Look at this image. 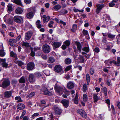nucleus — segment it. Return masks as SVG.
<instances>
[{
  "label": "nucleus",
  "mask_w": 120,
  "mask_h": 120,
  "mask_svg": "<svg viewBox=\"0 0 120 120\" xmlns=\"http://www.w3.org/2000/svg\"><path fill=\"white\" fill-rule=\"evenodd\" d=\"M14 21L16 22L21 23L22 22L23 19L21 16H16L14 18Z\"/></svg>",
  "instance_id": "1"
},
{
  "label": "nucleus",
  "mask_w": 120,
  "mask_h": 120,
  "mask_svg": "<svg viewBox=\"0 0 120 120\" xmlns=\"http://www.w3.org/2000/svg\"><path fill=\"white\" fill-rule=\"evenodd\" d=\"M42 49L43 52L45 53H49L50 51V46L47 44L43 45L42 47Z\"/></svg>",
  "instance_id": "2"
},
{
  "label": "nucleus",
  "mask_w": 120,
  "mask_h": 120,
  "mask_svg": "<svg viewBox=\"0 0 120 120\" xmlns=\"http://www.w3.org/2000/svg\"><path fill=\"white\" fill-rule=\"evenodd\" d=\"M53 109L55 111V113L57 115H60L61 113V109L56 105H54L53 106Z\"/></svg>",
  "instance_id": "3"
},
{
  "label": "nucleus",
  "mask_w": 120,
  "mask_h": 120,
  "mask_svg": "<svg viewBox=\"0 0 120 120\" xmlns=\"http://www.w3.org/2000/svg\"><path fill=\"white\" fill-rule=\"evenodd\" d=\"M10 85V82L8 80H5L2 83V87L5 88Z\"/></svg>",
  "instance_id": "4"
},
{
  "label": "nucleus",
  "mask_w": 120,
  "mask_h": 120,
  "mask_svg": "<svg viewBox=\"0 0 120 120\" xmlns=\"http://www.w3.org/2000/svg\"><path fill=\"white\" fill-rule=\"evenodd\" d=\"M34 64L33 62H29L27 64V70H31L34 68Z\"/></svg>",
  "instance_id": "5"
},
{
  "label": "nucleus",
  "mask_w": 120,
  "mask_h": 120,
  "mask_svg": "<svg viewBox=\"0 0 120 120\" xmlns=\"http://www.w3.org/2000/svg\"><path fill=\"white\" fill-rule=\"evenodd\" d=\"M32 32L29 31L26 32L25 35V39L27 40H29L31 38L32 35Z\"/></svg>",
  "instance_id": "6"
},
{
  "label": "nucleus",
  "mask_w": 120,
  "mask_h": 120,
  "mask_svg": "<svg viewBox=\"0 0 120 120\" xmlns=\"http://www.w3.org/2000/svg\"><path fill=\"white\" fill-rule=\"evenodd\" d=\"M31 10V11L27 14L26 17L28 18L31 19L32 18L35 12V10L33 8H32Z\"/></svg>",
  "instance_id": "7"
},
{
  "label": "nucleus",
  "mask_w": 120,
  "mask_h": 120,
  "mask_svg": "<svg viewBox=\"0 0 120 120\" xmlns=\"http://www.w3.org/2000/svg\"><path fill=\"white\" fill-rule=\"evenodd\" d=\"M78 112L83 118H85L87 115L85 112L82 109H79L77 111Z\"/></svg>",
  "instance_id": "8"
},
{
  "label": "nucleus",
  "mask_w": 120,
  "mask_h": 120,
  "mask_svg": "<svg viewBox=\"0 0 120 120\" xmlns=\"http://www.w3.org/2000/svg\"><path fill=\"white\" fill-rule=\"evenodd\" d=\"M55 91L57 93H60L62 90H63V88L60 86L57 85L56 84L55 86Z\"/></svg>",
  "instance_id": "9"
},
{
  "label": "nucleus",
  "mask_w": 120,
  "mask_h": 120,
  "mask_svg": "<svg viewBox=\"0 0 120 120\" xmlns=\"http://www.w3.org/2000/svg\"><path fill=\"white\" fill-rule=\"evenodd\" d=\"M96 7L97 8L96 9V12L97 14H98L102 8L104 7V5L98 4L96 5Z\"/></svg>",
  "instance_id": "10"
},
{
  "label": "nucleus",
  "mask_w": 120,
  "mask_h": 120,
  "mask_svg": "<svg viewBox=\"0 0 120 120\" xmlns=\"http://www.w3.org/2000/svg\"><path fill=\"white\" fill-rule=\"evenodd\" d=\"M62 68L60 65H57L54 68L55 71L57 73L60 72L62 70Z\"/></svg>",
  "instance_id": "11"
},
{
  "label": "nucleus",
  "mask_w": 120,
  "mask_h": 120,
  "mask_svg": "<svg viewBox=\"0 0 120 120\" xmlns=\"http://www.w3.org/2000/svg\"><path fill=\"white\" fill-rule=\"evenodd\" d=\"M65 44H63L62 46V49L64 50L67 48V46H68L70 43V41L68 40H66L64 42Z\"/></svg>",
  "instance_id": "12"
},
{
  "label": "nucleus",
  "mask_w": 120,
  "mask_h": 120,
  "mask_svg": "<svg viewBox=\"0 0 120 120\" xmlns=\"http://www.w3.org/2000/svg\"><path fill=\"white\" fill-rule=\"evenodd\" d=\"M0 61L1 62H2L1 63V65L2 66L5 68H7V66L8 65V64L6 63V59H0Z\"/></svg>",
  "instance_id": "13"
},
{
  "label": "nucleus",
  "mask_w": 120,
  "mask_h": 120,
  "mask_svg": "<svg viewBox=\"0 0 120 120\" xmlns=\"http://www.w3.org/2000/svg\"><path fill=\"white\" fill-rule=\"evenodd\" d=\"M74 83L72 81H70L67 84V87L69 89L73 88L74 87Z\"/></svg>",
  "instance_id": "14"
},
{
  "label": "nucleus",
  "mask_w": 120,
  "mask_h": 120,
  "mask_svg": "<svg viewBox=\"0 0 120 120\" xmlns=\"http://www.w3.org/2000/svg\"><path fill=\"white\" fill-rule=\"evenodd\" d=\"M61 103L66 108L67 107L69 106V101L68 100L63 99L61 101Z\"/></svg>",
  "instance_id": "15"
},
{
  "label": "nucleus",
  "mask_w": 120,
  "mask_h": 120,
  "mask_svg": "<svg viewBox=\"0 0 120 120\" xmlns=\"http://www.w3.org/2000/svg\"><path fill=\"white\" fill-rule=\"evenodd\" d=\"M11 92L10 91H7L4 92V95L5 98H8L11 97Z\"/></svg>",
  "instance_id": "16"
},
{
  "label": "nucleus",
  "mask_w": 120,
  "mask_h": 120,
  "mask_svg": "<svg viewBox=\"0 0 120 120\" xmlns=\"http://www.w3.org/2000/svg\"><path fill=\"white\" fill-rule=\"evenodd\" d=\"M75 44L77 46V48L78 51L80 52H81V49L82 48V45L78 41H76L75 42Z\"/></svg>",
  "instance_id": "17"
},
{
  "label": "nucleus",
  "mask_w": 120,
  "mask_h": 120,
  "mask_svg": "<svg viewBox=\"0 0 120 120\" xmlns=\"http://www.w3.org/2000/svg\"><path fill=\"white\" fill-rule=\"evenodd\" d=\"M29 82H31L35 81V79L34 75L32 74H30L29 76Z\"/></svg>",
  "instance_id": "18"
},
{
  "label": "nucleus",
  "mask_w": 120,
  "mask_h": 120,
  "mask_svg": "<svg viewBox=\"0 0 120 120\" xmlns=\"http://www.w3.org/2000/svg\"><path fill=\"white\" fill-rule=\"evenodd\" d=\"M43 89V91L45 94L48 95L50 96H51L52 95L51 93L46 88L44 87Z\"/></svg>",
  "instance_id": "19"
},
{
  "label": "nucleus",
  "mask_w": 120,
  "mask_h": 120,
  "mask_svg": "<svg viewBox=\"0 0 120 120\" xmlns=\"http://www.w3.org/2000/svg\"><path fill=\"white\" fill-rule=\"evenodd\" d=\"M25 105L22 103H19L17 106V109L20 110L23 109L25 108Z\"/></svg>",
  "instance_id": "20"
},
{
  "label": "nucleus",
  "mask_w": 120,
  "mask_h": 120,
  "mask_svg": "<svg viewBox=\"0 0 120 120\" xmlns=\"http://www.w3.org/2000/svg\"><path fill=\"white\" fill-rule=\"evenodd\" d=\"M101 92L103 93L105 96H106L107 93V89L105 87H102L101 89Z\"/></svg>",
  "instance_id": "21"
},
{
  "label": "nucleus",
  "mask_w": 120,
  "mask_h": 120,
  "mask_svg": "<svg viewBox=\"0 0 120 120\" xmlns=\"http://www.w3.org/2000/svg\"><path fill=\"white\" fill-rule=\"evenodd\" d=\"M117 62L113 60V64L118 66H119L120 65V57H118L117 58Z\"/></svg>",
  "instance_id": "22"
},
{
  "label": "nucleus",
  "mask_w": 120,
  "mask_h": 120,
  "mask_svg": "<svg viewBox=\"0 0 120 120\" xmlns=\"http://www.w3.org/2000/svg\"><path fill=\"white\" fill-rule=\"evenodd\" d=\"M16 13L18 14H22L23 12L22 8L20 7H18L15 10Z\"/></svg>",
  "instance_id": "23"
},
{
  "label": "nucleus",
  "mask_w": 120,
  "mask_h": 120,
  "mask_svg": "<svg viewBox=\"0 0 120 120\" xmlns=\"http://www.w3.org/2000/svg\"><path fill=\"white\" fill-rule=\"evenodd\" d=\"M52 45L54 47L56 48L60 46L61 45V43L59 42H55L53 43Z\"/></svg>",
  "instance_id": "24"
},
{
  "label": "nucleus",
  "mask_w": 120,
  "mask_h": 120,
  "mask_svg": "<svg viewBox=\"0 0 120 120\" xmlns=\"http://www.w3.org/2000/svg\"><path fill=\"white\" fill-rule=\"evenodd\" d=\"M26 80H27V78L24 76H22L19 79V82L20 83H24Z\"/></svg>",
  "instance_id": "25"
},
{
  "label": "nucleus",
  "mask_w": 120,
  "mask_h": 120,
  "mask_svg": "<svg viewBox=\"0 0 120 120\" xmlns=\"http://www.w3.org/2000/svg\"><path fill=\"white\" fill-rule=\"evenodd\" d=\"M93 98L94 99V103L96 102L99 99V98L97 95V94H94L93 95Z\"/></svg>",
  "instance_id": "26"
},
{
  "label": "nucleus",
  "mask_w": 120,
  "mask_h": 120,
  "mask_svg": "<svg viewBox=\"0 0 120 120\" xmlns=\"http://www.w3.org/2000/svg\"><path fill=\"white\" fill-rule=\"evenodd\" d=\"M87 85V84H85L83 86L82 90L83 92L84 93L86 92L87 90L88 89Z\"/></svg>",
  "instance_id": "27"
},
{
  "label": "nucleus",
  "mask_w": 120,
  "mask_h": 120,
  "mask_svg": "<svg viewBox=\"0 0 120 120\" xmlns=\"http://www.w3.org/2000/svg\"><path fill=\"white\" fill-rule=\"evenodd\" d=\"M12 4H10V3L8 4L7 7V10L9 11H12Z\"/></svg>",
  "instance_id": "28"
},
{
  "label": "nucleus",
  "mask_w": 120,
  "mask_h": 120,
  "mask_svg": "<svg viewBox=\"0 0 120 120\" xmlns=\"http://www.w3.org/2000/svg\"><path fill=\"white\" fill-rule=\"evenodd\" d=\"M86 79L87 81V85H88L90 81V75L88 74H86Z\"/></svg>",
  "instance_id": "29"
},
{
  "label": "nucleus",
  "mask_w": 120,
  "mask_h": 120,
  "mask_svg": "<svg viewBox=\"0 0 120 120\" xmlns=\"http://www.w3.org/2000/svg\"><path fill=\"white\" fill-rule=\"evenodd\" d=\"M36 24L37 27L38 28H41L42 27L41 24V22L38 20L36 22Z\"/></svg>",
  "instance_id": "30"
},
{
  "label": "nucleus",
  "mask_w": 120,
  "mask_h": 120,
  "mask_svg": "<svg viewBox=\"0 0 120 120\" xmlns=\"http://www.w3.org/2000/svg\"><path fill=\"white\" fill-rule=\"evenodd\" d=\"M77 25L76 24H74L73 25L72 29H71V31L74 32L76 31L77 28Z\"/></svg>",
  "instance_id": "31"
},
{
  "label": "nucleus",
  "mask_w": 120,
  "mask_h": 120,
  "mask_svg": "<svg viewBox=\"0 0 120 120\" xmlns=\"http://www.w3.org/2000/svg\"><path fill=\"white\" fill-rule=\"evenodd\" d=\"M71 62V60L69 58H66L65 60V63L66 64H70Z\"/></svg>",
  "instance_id": "32"
},
{
  "label": "nucleus",
  "mask_w": 120,
  "mask_h": 120,
  "mask_svg": "<svg viewBox=\"0 0 120 120\" xmlns=\"http://www.w3.org/2000/svg\"><path fill=\"white\" fill-rule=\"evenodd\" d=\"M14 3L19 5L20 6L22 5L20 0H14Z\"/></svg>",
  "instance_id": "33"
},
{
  "label": "nucleus",
  "mask_w": 120,
  "mask_h": 120,
  "mask_svg": "<svg viewBox=\"0 0 120 120\" xmlns=\"http://www.w3.org/2000/svg\"><path fill=\"white\" fill-rule=\"evenodd\" d=\"M74 103L76 104H77L78 103V95L77 94H76V96L75 98Z\"/></svg>",
  "instance_id": "34"
},
{
  "label": "nucleus",
  "mask_w": 120,
  "mask_h": 120,
  "mask_svg": "<svg viewBox=\"0 0 120 120\" xmlns=\"http://www.w3.org/2000/svg\"><path fill=\"white\" fill-rule=\"evenodd\" d=\"M5 52H4V50H0V56L1 57H3L5 56Z\"/></svg>",
  "instance_id": "35"
},
{
  "label": "nucleus",
  "mask_w": 120,
  "mask_h": 120,
  "mask_svg": "<svg viewBox=\"0 0 120 120\" xmlns=\"http://www.w3.org/2000/svg\"><path fill=\"white\" fill-rule=\"evenodd\" d=\"M15 99L17 100V101L18 102H20L22 101V100L21 99V98L19 96L16 97Z\"/></svg>",
  "instance_id": "36"
},
{
  "label": "nucleus",
  "mask_w": 120,
  "mask_h": 120,
  "mask_svg": "<svg viewBox=\"0 0 120 120\" xmlns=\"http://www.w3.org/2000/svg\"><path fill=\"white\" fill-rule=\"evenodd\" d=\"M55 61L54 58L52 57H50L49 59L48 62L50 63H52Z\"/></svg>",
  "instance_id": "37"
},
{
  "label": "nucleus",
  "mask_w": 120,
  "mask_h": 120,
  "mask_svg": "<svg viewBox=\"0 0 120 120\" xmlns=\"http://www.w3.org/2000/svg\"><path fill=\"white\" fill-rule=\"evenodd\" d=\"M61 8V6L59 4L55 6H54V8L55 10H58L59 9H60Z\"/></svg>",
  "instance_id": "38"
},
{
  "label": "nucleus",
  "mask_w": 120,
  "mask_h": 120,
  "mask_svg": "<svg viewBox=\"0 0 120 120\" xmlns=\"http://www.w3.org/2000/svg\"><path fill=\"white\" fill-rule=\"evenodd\" d=\"M82 50L85 51L86 52H88L89 51V46L84 47L82 49Z\"/></svg>",
  "instance_id": "39"
},
{
  "label": "nucleus",
  "mask_w": 120,
  "mask_h": 120,
  "mask_svg": "<svg viewBox=\"0 0 120 120\" xmlns=\"http://www.w3.org/2000/svg\"><path fill=\"white\" fill-rule=\"evenodd\" d=\"M39 115V114L38 112L35 113L33 114L31 116V118L34 119L36 116H38Z\"/></svg>",
  "instance_id": "40"
},
{
  "label": "nucleus",
  "mask_w": 120,
  "mask_h": 120,
  "mask_svg": "<svg viewBox=\"0 0 120 120\" xmlns=\"http://www.w3.org/2000/svg\"><path fill=\"white\" fill-rule=\"evenodd\" d=\"M79 56L80 57L79 59L80 60V62L82 63H83L84 60V58L82 56L79 55Z\"/></svg>",
  "instance_id": "41"
},
{
  "label": "nucleus",
  "mask_w": 120,
  "mask_h": 120,
  "mask_svg": "<svg viewBox=\"0 0 120 120\" xmlns=\"http://www.w3.org/2000/svg\"><path fill=\"white\" fill-rule=\"evenodd\" d=\"M83 101L86 102L87 100V95L86 94H84L83 96Z\"/></svg>",
  "instance_id": "42"
},
{
  "label": "nucleus",
  "mask_w": 120,
  "mask_h": 120,
  "mask_svg": "<svg viewBox=\"0 0 120 120\" xmlns=\"http://www.w3.org/2000/svg\"><path fill=\"white\" fill-rule=\"evenodd\" d=\"M10 18L8 15H5L4 18V22H6Z\"/></svg>",
  "instance_id": "43"
},
{
  "label": "nucleus",
  "mask_w": 120,
  "mask_h": 120,
  "mask_svg": "<svg viewBox=\"0 0 120 120\" xmlns=\"http://www.w3.org/2000/svg\"><path fill=\"white\" fill-rule=\"evenodd\" d=\"M12 19L10 17L9 19L7 20L6 22L8 23L9 24H11L12 22Z\"/></svg>",
  "instance_id": "44"
},
{
  "label": "nucleus",
  "mask_w": 120,
  "mask_h": 120,
  "mask_svg": "<svg viewBox=\"0 0 120 120\" xmlns=\"http://www.w3.org/2000/svg\"><path fill=\"white\" fill-rule=\"evenodd\" d=\"M64 92V94L68 95L70 94V92L69 91H68V90L64 88L63 89Z\"/></svg>",
  "instance_id": "45"
},
{
  "label": "nucleus",
  "mask_w": 120,
  "mask_h": 120,
  "mask_svg": "<svg viewBox=\"0 0 120 120\" xmlns=\"http://www.w3.org/2000/svg\"><path fill=\"white\" fill-rule=\"evenodd\" d=\"M40 64L41 66L43 68L47 66L46 64L43 62L40 63Z\"/></svg>",
  "instance_id": "46"
},
{
  "label": "nucleus",
  "mask_w": 120,
  "mask_h": 120,
  "mask_svg": "<svg viewBox=\"0 0 120 120\" xmlns=\"http://www.w3.org/2000/svg\"><path fill=\"white\" fill-rule=\"evenodd\" d=\"M108 37L111 39H114L115 37V35L112 34H109L108 35Z\"/></svg>",
  "instance_id": "47"
},
{
  "label": "nucleus",
  "mask_w": 120,
  "mask_h": 120,
  "mask_svg": "<svg viewBox=\"0 0 120 120\" xmlns=\"http://www.w3.org/2000/svg\"><path fill=\"white\" fill-rule=\"evenodd\" d=\"M9 104L8 103H3L2 105V106L3 107V108L4 109H5L7 106Z\"/></svg>",
  "instance_id": "48"
},
{
  "label": "nucleus",
  "mask_w": 120,
  "mask_h": 120,
  "mask_svg": "<svg viewBox=\"0 0 120 120\" xmlns=\"http://www.w3.org/2000/svg\"><path fill=\"white\" fill-rule=\"evenodd\" d=\"M31 55L32 56H34L35 55V52H34V51L33 48H31Z\"/></svg>",
  "instance_id": "49"
},
{
  "label": "nucleus",
  "mask_w": 120,
  "mask_h": 120,
  "mask_svg": "<svg viewBox=\"0 0 120 120\" xmlns=\"http://www.w3.org/2000/svg\"><path fill=\"white\" fill-rule=\"evenodd\" d=\"M9 41L10 43H12L13 44V43H16L17 42V41L15 39H11L9 40Z\"/></svg>",
  "instance_id": "50"
},
{
  "label": "nucleus",
  "mask_w": 120,
  "mask_h": 120,
  "mask_svg": "<svg viewBox=\"0 0 120 120\" xmlns=\"http://www.w3.org/2000/svg\"><path fill=\"white\" fill-rule=\"evenodd\" d=\"M16 63L18 64L19 66H21L24 64L23 63L20 61H17Z\"/></svg>",
  "instance_id": "51"
},
{
  "label": "nucleus",
  "mask_w": 120,
  "mask_h": 120,
  "mask_svg": "<svg viewBox=\"0 0 120 120\" xmlns=\"http://www.w3.org/2000/svg\"><path fill=\"white\" fill-rule=\"evenodd\" d=\"M111 108L112 109L113 114H116V112L115 110L114 107L112 105L111 106Z\"/></svg>",
  "instance_id": "52"
},
{
  "label": "nucleus",
  "mask_w": 120,
  "mask_h": 120,
  "mask_svg": "<svg viewBox=\"0 0 120 120\" xmlns=\"http://www.w3.org/2000/svg\"><path fill=\"white\" fill-rule=\"evenodd\" d=\"M35 75L37 77H39L41 76V74L40 72H38L36 73Z\"/></svg>",
  "instance_id": "53"
},
{
  "label": "nucleus",
  "mask_w": 120,
  "mask_h": 120,
  "mask_svg": "<svg viewBox=\"0 0 120 120\" xmlns=\"http://www.w3.org/2000/svg\"><path fill=\"white\" fill-rule=\"evenodd\" d=\"M94 69L91 68L90 70V73L91 75H93L94 73Z\"/></svg>",
  "instance_id": "54"
},
{
  "label": "nucleus",
  "mask_w": 120,
  "mask_h": 120,
  "mask_svg": "<svg viewBox=\"0 0 120 120\" xmlns=\"http://www.w3.org/2000/svg\"><path fill=\"white\" fill-rule=\"evenodd\" d=\"M82 33L84 35H87L88 34V31L84 29L82 31Z\"/></svg>",
  "instance_id": "55"
},
{
  "label": "nucleus",
  "mask_w": 120,
  "mask_h": 120,
  "mask_svg": "<svg viewBox=\"0 0 120 120\" xmlns=\"http://www.w3.org/2000/svg\"><path fill=\"white\" fill-rule=\"evenodd\" d=\"M73 48L74 49V52H75V53L77 54L78 53V52L77 48L76 49L75 46H74L73 47Z\"/></svg>",
  "instance_id": "56"
},
{
  "label": "nucleus",
  "mask_w": 120,
  "mask_h": 120,
  "mask_svg": "<svg viewBox=\"0 0 120 120\" xmlns=\"http://www.w3.org/2000/svg\"><path fill=\"white\" fill-rule=\"evenodd\" d=\"M54 23L52 21H50L48 24V26L50 27H52V25Z\"/></svg>",
  "instance_id": "57"
},
{
  "label": "nucleus",
  "mask_w": 120,
  "mask_h": 120,
  "mask_svg": "<svg viewBox=\"0 0 120 120\" xmlns=\"http://www.w3.org/2000/svg\"><path fill=\"white\" fill-rule=\"evenodd\" d=\"M71 65L68 66L65 69V71H69L70 70L71 68Z\"/></svg>",
  "instance_id": "58"
},
{
  "label": "nucleus",
  "mask_w": 120,
  "mask_h": 120,
  "mask_svg": "<svg viewBox=\"0 0 120 120\" xmlns=\"http://www.w3.org/2000/svg\"><path fill=\"white\" fill-rule=\"evenodd\" d=\"M22 46H25L26 47H28L29 46V44L27 42H24L23 43Z\"/></svg>",
  "instance_id": "59"
},
{
  "label": "nucleus",
  "mask_w": 120,
  "mask_h": 120,
  "mask_svg": "<svg viewBox=\"0 0 120 120\" xmlns=\"http://www.w3.org/2000/svg\"><path fill=\"white\" fill-rule=\"evenodd\" d=\"M42 17L44 18V19L43 20V23H44L45 22H46V15H44L42 16Z\"/></svg>",
  "instance_id": "60"
},
{
  "label": "nucleus",
  "mask_w": 120,
  "mask_h": 120,
  "mask_svg": "<svg viewBox=\"0 0 120 120\" xmlns=\"http://www.w3.org/2000/svg\"><path fill=\"white\" fill-rule=\"evenodd\" d=\"M115 5L114 3L112 2V1L109 4V6L110 7H113Z\"/></svg>",
  "instance_id": "61"
},
{
  "label": "nucleus",
  "mask_w": 120,
  "mask_h": 120,
  "mask_svg": "<svg viewBox=\"0 0 120 120\" xmlns=\"http://www.w3.org/2000/svg\"><path fill=\"white\" fill-rule=\"evenodd\" d=\"M107 83L108 86H110L111 85V81L110 80H107Z\"/></svg>",
  "instance_id": "62"
},
{
  "label": "nucleus",
  "mask_w": 120,
  "mask_h": 120,
  "mask_svg": "<svg viewBox=\"0 0 120 120\" xmlns=\"http://www.w3.org/2000/svg\"><path fill=\"white\" fill-rule=\"evenodd\" d=\"M10 54L11 56L12 57H14L15 56H16V54L13 51L11 52Z\"/></svg>",
  "instance_id": "63"
},
{
  "label": "nucleus",
  "mask_w": 120,
  "mask_h": 120,
  "mask_svg": "<svg viewBox=\"0 0 120 120\" xmlns=\"http://www.w3.org/2000/svg\"><path fill=\"white\" fill-rule=\"evenodd\" d=\"M24 1L25 3L27 4H30L31 2V0H24Z\"/></svg>",
  "instance_id": "64"
}]
</instances>
